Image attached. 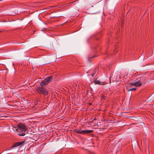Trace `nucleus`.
Returning <instances> with one entry per match:
<instances>
[{
    "mask_svg": "<svg viewBox=\"0 0 154 154\" xmlns=\"http://www.w3.org/2000/svg\"><path fill=\"white\" fill-rule=\"evenodd\" d=\"M26 127L23 124L20 123L17 125L16 131L18 132L17 134L20 136H23L25 135V132L26 131Z\"/></svg>",
    "mask_w": 154,
    "mask_h": 154,
    "instance_id": "obj_1",
    "label": "nucleus"
},
{
    "mask_svg": "<svg viewBox=\"0 0 154 154\" xmlns=\"http://www.w3.org/2000/svg\"><path fill=\"white\" fill-rule=\"evenodd\" d=\"M145 80V79L143 77H140V80H138L136 82L131 83L130 84L131 85L135 86L136 87H140L142 85V83Z\"/></svg>",
    "mask_w": 154,
    "mask_h": 154,
    "instance_id": "obj_2",
    "label": "nucleus"
},
{
    "mask_svg": "<svg viewBox=\"0 0 154 154\" xmlns=\"http://www.w3.org/2000/svg\"><path fill=\"white\" fill-rule=\"evenodd\" d=\"M38 92L44 96H46L48 94V92L47 90L42 86L41 87H38L37 89Z\"/></svg>",
    "mask_w": 154,
    "mask_h": 154,
    "instance_id": "obj_3",
    "label": "nucleus"
},
{
    "mask_svg": "<svg viewBox=\"0 0 154 154\" xmlns=\"http://www.w3.org/2000/svg\"><path fill=\"white\" fill-rule=\"evenodd\" d=\"M53 77L51 76L48 77L43 80L40 83V85L42 86H44L48 84L52 79Z\"/></svg>",
    "mask_w": 154,
    "mask_h": 154,
    "instance_id": "obj_4",
    "label": "nucleus"
},
{
    "mask_svg": "<svg viewBox=\"0 0 154 154\" xmlns=\"http://www.w3.org/2000/svg\"><path fill=\"white\" fill-rule=\"evenodd\" d=\"M75 131L78 133L85 134H86L90 133L92 132L93 131L90 130H80L76 129L75 130Z\"/></svg>",
    "mask_w": 154,
    "mask_h": 154,
    "instance_id": "obj_5",
    "label": "nucleus"
},
{
    "mask_svg": "<svg viewBox=\"0 0 154 154\" xmlns=\"http://www.w3.org/2000/svg\"><path fill=\"white\" fill-rule=\"evenodd\" d=\"M24 141L18 142L15 143L12 145V147L13 148L18 146L20 145H23L24 144Z\"/></svg>",
    "mask_w": 154,
    "mask_h": 154,
    "instance_id": "obj_6",
    "label": "nucleus"
},
{
    "mask_svg": "<svg viewBox=\"0 0 154 154\" xmlns=\"http://www.w3.org/2000/svg\"><path fill=\"white\" fill-rule=\"evenodd\" d=\"M94 83L95 84L101 85V82L98 80H95Z\"/></svg>",
    "mask_w": 154,
    "mask_h": 154,
    "instance_id": "obj_7",
    "label": "nucleus"
},
{
    "mask_svg": "<svg viewBox=\"0 0 154 154\" xmlns=\"http://www.w3.org/2000/svg\"><path fill=\"white\" fill-rule=\"evenodd\" d=\"M136 90V88H132L131 89H129L128 90V91H135Z\"/></svg>",
    "mask_w": 154,
    "mask_h": 154,
    "instance_id": "obj_8",
    "label": "nucleus"
},
{
    "mask_svg": "<svg viewBox=\"0 0 154 154\" xmlns=\"http://www.w3.org/2000/svg\"><path fill=\"white\" fill-rule=\"evenodd\" d=\"M117 46L115 45V49L114 50V52L115 53H116L117 52Z\"/></svg>",
    "mask_w": 154,
    "mask_h": 154,
    "instance_id": "obj_9",
    "label": "nucleus"
},
{
    "mask_svg": "<svg viewBox=\"0 0 154 154\" xmlns=\"http://www.w3.org/2000/svg\"><path fill=\"white\" fill-rule=\"evenodd\" d=\"M92 76H93L94 75V74L92 75Z\"/></svg>",
    "mask_w": 154,
    "mask_h": 154,
    "instance_id": "obj_10",
    "label": "nucleus"
},
{
    "mask_svg": "<svg viewBox=\"0 0 154 154\" xmlns=\"http://www.w3.org/2000/svg\"><path fill=\"white\" fill-rule=\"evenodd\" d=\"M1 32V31H0V32Z\"/></svg>",
    "mask_w": 154,
    "mask_h": 154,
    "instance_id": "obj_11",
    "label": "nucleus"
}]
</instances>
